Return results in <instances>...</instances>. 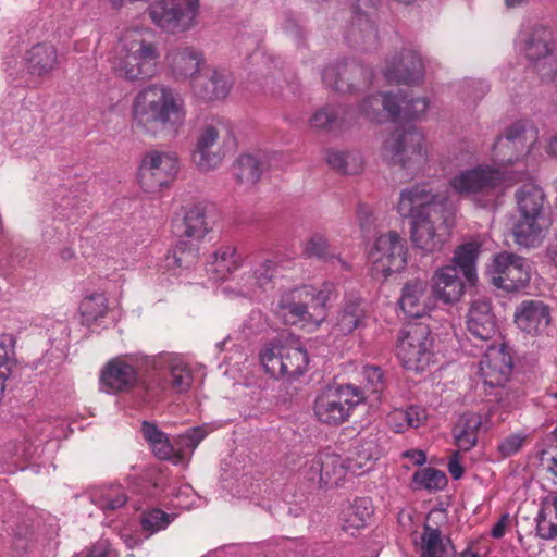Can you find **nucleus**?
Listing matches in <instances>:
<instances>
[{
  "mask_svg": "<svg viewBox=\"0 0 557 557\" xmlns=\"http://www.w3.org/2000/svg\"><path fill=\"white\" fill-rule=\"evenodd\" d=\"M75 557H116V554L111 549L110 543L107 540H99L91 547Z\"/></svg>",
  "mask_w": 557,
  "mask_h": 557,
  "instance_id": "61",
  "label": "nucleus"
},
{
  "mask_svg": "<svg viewBox=\"0 0 557 557\" xmlns=\"http://www.w3.org/2000/svg\"><path fill=\"white\" fill-rule=\"evenodd\" d=\"M225 128L226 126L222 122L216 121L208 123L199 129L191 158L200 171L214 170L224 159L225 153L222 149L213 150V148L218 144L221 132Z\"/></svg>",
  "mask_w": 557,
  "mask_h": 557,
  "instance_id": "22",
  "label": "nucleus"
},
{
  "mask_svg": "<svg viewBox=\"0 0 557 557\" xmlns=\"http://www.w3.org/2000/svg\"><path fill=\"white\" fill-rule=\"evenodd\" d=\"M233 84L234 77L230 70L215 67L208 79L201 75L199 78H194L191 90L197 98L203 101H214L226 98Z\"/></svg>",
  "mask_w": 557,
  "mask_h": 557,
  "instance_id": "27",
  "label": "nucleus"
},
{
  "mask_svg": "<svg viewBox=\"0 0 557 557\" xmlns=\"http://www.w3.org/2000/svg\"><path fill=\"white\" fill-rule=\"evenodd\" d=\"M388 83L414 85L424 76V61L421 53L413 48H404L391 55L383 69Z\"/></svg>",
  "mask_w": 557,
  "mask_h": 557,
  "instance_id": "21",
  "label": "nucleus"
},
{
  "mask_svg": "<svg viewBox=\"0 0 557 557\" xmlns=\"http://www.w3.org/2000/svg\"><path fill=\"white\" fill-rule=\"evenodd\" d=\"M517 48L530 60L543 81H550L557 74V55L553 33L543 26L523 29L517 39Z\"/></svg>",
  "mask_w": 557,
  "mask_h": 557,
  "instance_id": "11",
  "label": "nucleus"
},
{
  "mask_svg": "<svg viewBox=\"0 0 557 557\" xmlns=\"http://www.w3.org/2000/svg\"><path fill=\"white\" fill-rule=\"evenodd\" d=\"M406 240L395 231L379 235L369 250V261L375 275L387 277L407 264Z\"/></svg>",
  "mask_w": 557,
  "mask_h": 557,
  "instance_id": "15",
  "label": "nucleus"
},
{
  "mask_svg": "<svg viewBox=\"0 0 557 557\" xmlns=\"http://www.w3.org/2000/svg\"><path fill=\"white\" fill-rule=\"evenodd\" d=\"M284 366H286V371H284L283 379L288 381L301 376L309 366L308 352L299 341L290 335L285 337Z\"/></svg>",
  "mask_w": 557,
  "mask_h": 557,
  "instance_id": "38",
  "label": "nucleus"
},
{
  "mask_svg": "<svg viewBox=\"0 0 557 557\" xmlns=\"http://www.w3.org/2000/svg\"><path fill=\"white\" fill-rule=\"evenodd\" d=\"M261 169L259 160L252 154L240 156L234 164V175L237 181L253 185L260 177Z\"/></svg>",
  "mask_w": 557,
  "mask_h": 557,
  "instance_id": "53",
  "label": "nucleus"
},
{
  "mask_svg": "<svg viewBox=\"0 0 557 557\" xmlns=\"http://www.w3.org/2000/svg\"><path fill=\"white\" fill-rule=\"evenodd\" d=\"M265 325L267 318L260 310H252L244 323V326L251 333L262 332Z\"/></svg>",
  "mask_w": 557,
  "mask_h": 557,
  "instance_id": "63",
  "label": "nucleus"
},
{
  "mask_svg": "<svg viewBox=\"0 0 557 557\" xmlns=\"http://www.w3.org/2000/svg\"><path fill=\"white\" fill-rule=\"evenodd\" d=\"M275 272L274 262L265 259L252 270L243 272L240 275L231 276L221 287V293L228 298L258 297L261 293L274 287Z\"/></svg>",
  "mask_w": 557,
  "mask_h": 557,
  "instance_id": "18",
  "label": "nucleus"
},
{
  "mask_svg": "<svg viewBox=\"0 0 557 557\" xmlns=\"http://www.w3.org/2000/svg\"><path fill=\"white\" fill-rule=\"evenodd\" d=\"M178 172L176 156L168 151L151 150L141 159L138 183L146 193H157L166 187Z\"/></svg>",
  "mask_w": 557,
  "mask_h": 557,
  "instance_id": "17",
  "label": "nucleus"
},
{
  "mask_svg": "<svg viewBox=\"0 0 557 557\" xmlns=\"http://www.w3.org/2000/svg\"><path fill=\"white\" fill-rule=\"evenodd\" d=\"M21 52L22 49L13 45L3 61V70L15 86L35 87L57 66V50L51 45L37 44L25 55Z\"/></svg>",
  "mask_w": 557,
  "mask_h": 557,
  "instance_id": "6",
  "label": "nucleus"
},
{
  "mask_svg": "<svg viewBox=\"0 0 557 557\" xmlns=\"http://www.w3.org/2000/svg\"><path fill=\"white\" fill-rule=\"evenodd\" d=\"M488 273L493 284L507 292L525 287L531 278L527 259L506 251L494 256Z\"/></svg>",
  "mask_w": 557,
  "mask_h": 557,
  "instance_id": "20",
  "label": "nucleus"
},
{
  "mask_svg": "<svg viewBox=\"0 0 557 557\" xmlns=\"http://www.w3.org/2000/svg\"><path fill=\"white\" fill-rule=\"evenodd\" d=\"M175 504L174 506L180 507L182 509H190L198 506L197 502L199 498L196 496L194 490L189 485H184L178 488L175 494Z\"/></svg>",
  "mask_w": 557,
  "mask_h": 557,
  "instance_id": "59",
  "label": "nucleus"
},
{
  "mask_svg": "<svg viewBox=\"0 0 557 557\" xmlns=\"http://www.w3.org/2000/svg\"><path fill=\"white\" fill-rule=\"evenodd\" d=\"M396 102L400 107V116L396 120H413L423 115L429 109V100L425 97L408 100L407 97L398 91Z\"/></svg>",
  "mask_w": 557,
  "mask_h": 557,
  "instance_id": "54",
  "label": "nucleus"
},
{
  "mask_svg": "<svg viewBox=\"0 0 557 557\" xmlns=\"http://www.w3.org/2000/svg\"><path fill=\"white\" fill-rule=\"evenodd\" d=\"M334 292L332 283L320 289L305 285L283 292L276 302L275 312L286 323L317 329L325 319V305Z\"/></svg>",
  "mask_w": 557,
  "mask_h": 557,
  "instance_id": "4",
  "label": "nucleus"
},
{
  "mask_svg": "<svg viewBox=\"0 0 557 557\" xmlns=\"http://www.w3.org/2000/svg\"><path fill=\"white\" fill-rule=\"evenodd\" d=\"M359 71L356 65L346 62L330 64L322 72V82L330 89L349 92L354 90L355 84L348 82V78Z\"/></svg>",
  "mask_w": 557,
  "mask_h": 557,
  "instance_id": "42",
  "label": "nucleus"
},
{
  "mask_svg": "<svg viewBox=\"0 0 557 557\" xmlns=\"http://www.w3.org/2000/svg\"><path fill=\"white\" fill-rule=\"evenodd\" d=\"M186 116L183 97L164 84L147 85L132 100V128L151 138L176 136Z\"/></svg>",
  "mask_w": 557,
  "mask_h": 557,
  "instance_id": "2",
  "label": "nucleus"
},
{
  "mask_svg": "<svg viewBox=\"0 0 557 557\" xmlns=\"http://www.w3.org/2000/svg\"><path fill=\"white\" fill-rule=\"evenodd\" d=\"M304 253L326 260L330 257L327 239L322 234H313L304 243Z\"/></svg>",
  "mask_w": 557,
  "mask_h": 557,
  "instance_id": "56",
  "label": "nucleus"
},
{
  "mask_svg": "<svg viewBox=\"0 0 557 557\" xmlns=\"http://www.w3.org/2000/svg\"><path fill=\"white\" fill-rule=\"evenodd\" d=\"M16 339L14 335L2 333L0 334V374L4 380L11 374V364L14 361V348Z\"/></svg>",
  "mask_w": 557,
  "mask_h": 557,
  "instance_id": "55",
  "label": "nucleus"
},
{
  "mask_svg": "<svg viewBox=\"0 0 557 557\" xmlns=\"http://www.w3.org/2000/svg\"><path fill=\"white\" fill-rule=\"evenodd\" d=\"M520 216H544V193L532 183L521 186L516 194Z\"/></svg>",
  "mask_w": 557,
  "mask_h": 557,
  "instance_id": "44",
  "label": "nucleus"
},
{
  "mask_svg": "<svg viewBox=\"0 0 557 557\" xmlns=\"http://www.w3.org/2000/svg\"><path fill=\"white\" fill-rule=\"evenodd\" d=\"M400 309L408 318H421L431 309L426 283L414 281L404 286L399 299Z\"/></svg>",
  "mask_w": 557,
  "mask_h": 557,
  "instance_id": "31",
  "label": "nucleus"
},
{
  "mask_svg": "<svg viewBox=\"0 0 557 557\" xmlns=\"http://www.w3.org/2000/svg\"><path fill=\"white\" fill-rule=\"evenodd\" d=\"M243 262L242 255L233 246H221L207 261V272L216 280L227 282L234 271L239 269Z\"/></svg>",
  "mask_w": 557,
  "mask_h": 557,
  "instance_id": "35",
  "label": "nucleus"
},
{
  "mask_svg": "<svg viewBox=\"0 0 557 557\" xmlns=\"http://www.w3.org/2000/svg\"><path fill=\"white\" fill-rule=\"evenodd\" d=\"M326 162L332 169L343 174H358L363 169L362 154L357 150H329L326 152Z\"/></svg>",
  "mask_w": 557,
  "mask_h": 557,
  "instance_id": "47",
  "label": "nucleus"
},
{
  "mask_svg": "<svg viewBox=\"0 0 557 557\" xmlns=\"http://www.w3.org/2000/svg\"><path fill=\"white\" fill-rule=\"evenodd\" d=\"M160 52L139 28L123 32L112 59L114 73L128 81L153 77L158 72Z\"/></svg>",
  "mask_w": 557,
  "mask_h": 557,
  "instance_id": "5",
  "label": "nucleus"
},
{
  "mask_svg": "<svg viewBox=\"0 0 557 557\" xmlns=\"http://www.w3.org/2000/svg\"><path fill=\"white\" fill-rule=\"evenodd\" d=\"M209 432L211 429L208 425L193 428L177 436L175 444H172L156 424L145 421L141 425L143 436L150 445L152 453L159 459L170 460L176 466L187 462Z\"/></svg>",
  "mask_w": 557,
  "mask_h": 557,
  "instance_id": "8",
  "label": "nucleus"
},
{
  "mask_svg": "<svg viewBox=\"0 0 557 557\" xmlns=\"http://www.w3.org/2000/svg\"><path fill=\"white\" fill-rule=\"evenodd\" d=\"M466 325L468 332L476 339L488 342L494 338L497 323L488 299L478 298L470 304Z\"/></svg>",
  "mask_w": 557,
  "mask_h": 557,
  "instance_id": "26",
  "label": "nucleus"
},
{
  "mask_svg": "<svg viewBox=\"0 0 557 557\" xmlns=\"http://www.w3.org/2000/svg\"><path fill=\"white\" fill-rule=\"evenodd\" d=\"M413 543L421 557H450L454 552L450 539L429 522L423 524L421 533H414Z\"/></svg>",
  "mask_w": 557,
  "mask_h": 557,
  "instance_id": "30",
  "label": "nucleus"
},
{
  "mask_svg": "<svg viewBox=\"0 0 557 557\" xmlns=\"http://www.w3.org/2000/svg\"><path fill=\"white\" fill-rule=\"evenodd\" d=\"M363 398V392L350 384L326 387L314 400V416L324 424H342Z\"/></svg>",
  "mask_w": 557,
  "mask_h": 557,
  "instance_id": "10",
  "label": "nucleus"
},
{
  "mask_svg": "<svg viewBox=\"0 0 557 557\" xmlns=\"http://www.w3.org/2000/svg\"><path fill=\"white\" fill-rule=\"evenodd\" d=\"M151 373L143 382L146 396L158 399L183 395L190 391L195 381V366L180 354L162 352L145 359Z\"/></svg>",
  "mask_w": 557,
  "mask_h": 557,
  "instance_id": "3",
  "label": "nucleus"
},
{
  "mask_svg": "<svg viewBox=\"0 0 557 557\" xmlns=\"http://www.w3.org/2000/svg\"><path fill=\"white\" fill-rule=\"evenodd\" d=\"M512 370L511 357L504 345H490L479 362V371L483 383L491 387L504 385Z\"/></svg>",
  "mask_w": 557,
  "mask_h": 557,
  "instance_id": "24",
  "label": "nucleus"
},
{
  "mask_svg": "<svg viewBox=\"0 0 557 557\" xmlns=\"http://www.w3.org/2000/svg\"><path fill=\"white\" fill-rule=\"evenodd\" d=\"M480 252V245L476 243H467L461 245L454 256V263L461 270L469 282L475 277V264Z\"/></svg>",
  "mask_w": 557,
  "mask_h": 557,
  "instance_id": "50",
  "label": "nucleus"
},
{
  "mask_svg": "<svg viewBox=\"0 0 557 557\" xmlns=\"http://www.w3.org/2000/svg\"><path fill=\"white\" fill-rule=\"evenodd\" d=\"M196 262V251L178 245L165 256L161 269L169 277L181 278Z\"/></svg>",
  "mask_w": 557,
  "mask_h": 557,
  "instance_id": "43",
  "label": "nucleus"
},
{
  "mask_svg": "<svg viewBox=\"0 0 557 557\" xmlns=\"http://www.w3.org/2000/svg\"><path fill=\"white\" fill-rule=\"evenodd\" d=\"M491 426L487 418L472 411L465 412L458 419L453 431L457 447L463 451L472 449L478 442L480 428L488 430Z\"/></svg>",
  "mask_w": 557,
  "mask_h": 557,
  "instance_id": "32",
  "label": "nucleus"
},
{
  "mask_svg": "<svg viewBox=\"0 0 557 557\" xmlns=\"http://www.w3.org/2000/svg\"><path fill=\"white\" fill-rule=\"evenodd\" d=\"M366 311L362 301L358 298L346 300L343 309L339 311L334 331L341 335H347L358 327L364 325Z\"/></svg>",
  "mask_w": 557,
  "mask_h": 557,
  "instance_id": "41",
  "label": "nucleus"
},
{
  "mask_svg": "<svg viewBox=\"0 0 557 557\" xmlns=\"http://www.w3.org/2000/svg\"><path fill=\"white\" fill-rule=\"evenodd\" d=\"M90 502L103 511L122 508L128 496L121 485H109L95 488L90 493Z\"/></svg>",
  "mask_w": 557,
  "mask_h": 557,
  "instance_id": "45",
  "label": "nucleus"
},
{
  "mask_svg": "<svg viewBox=\"0 0 557 557\" xmlns=\"http://www.w3.org/2000/svg\"><path fill=\"white\" fill-rule=\"evenodd\" d=\"M149 356L125 355L111 359L102 369L101 388L108 394L128 392L139 383L138 367L146 366Z\"/></svg>",
  "mask_w": 557,
  "mask_h": 557,
  "instance_id": "19",
  "label": "nucleus"
},
{
  "mask_svg": "<svg viewBox=\"0 0 557 557\" xmlns=\"http://www.w3.org/2000/svg\"><path fill=\"white\" fill-rule=\"evenodd\" d=\"M373 513L372 502L368 497H359L348 502L342 508L339 520L345 532L354 534L364 528Z\"/></svg>",
  "mask_w": 557,
  "mask_h": 557,
  "instance_id": "36",
  "label": "nucleus"
},
{
  "mask_svg": "<svg viewBox=\"0 0 557 557\" xmlns=\"http://www.w3.org/2000/svg\"><path fill=\"white\" fill-rule=\"evenodd\" d=\"M51 435V423L39 421L27 428L24 435V443L21 445L9 444L8 453L17 459H29L38 454L42 443L47 442Z\"/></svg>",
  "mask_w": 557,
  "mask_h": 557,
  "instance_id": "33",
  "label": "nucleus"
},
{
  "mask_svg": "<svg viewBox=\"0 0 557 557\" xmlns=\"http://www.w3.org/2000/svg\"><path fill=\"white\" fill-rule=\"evenodd\" d=\"M379 2L380 0H358L351 24L347 32V39L351 45L358 46L364 50L376 45L379 39L377 29L369 17V14L362 12V9H374Z\"/></svg>",
  "mask_w": 557,
  "mask_h": 557,
  "instance_id": "25",
  "label": "nucleus"
},
{
  "mask_svg": "<svg viewBox=\"0 0 557 557\" xmlns=\"http://www.w3.org/2000/svg\"><path fill=\"white\" fill-rule=\"evenodd\" d=\"M396 94L382 92L367 96L358 108L361 116L370 122H384L400 116V107L396 102Z\"/></svg>",
  "mask_w": 557,
  "mask_h": 557,
  "instance_id": "29",
  "label": "nucleus"
},
{
  "mask_svg": "<svg viewBox=\"0 0 557 557\" xmlns=\"http://www.w3.org/2000/svg\"><path fill=\"white\" fill-rule=\"evenodd\" d=\"M382 156L409 173H419L428 162L424 136L413 126L398 129L384 140Z\"/></svg>",
  "mask_w": 557,
  "mask_h": 557,
  "instance_id": "9",
  "label": "nucleus"
},
{
  "mask_svg": "<svg viewBox=\"0 0 557 557\" xmlns=\"http://www.w3.org/2000/svg\"><path fill=\"white\" fill-rule=\"evenodd\" d=\"M537 131L525 122L511 124L498 136L492 147L491 160L495 169L502 170L519 162L535 144Z\"/></svg>",
  "mask_w": 557,
  "mask_h": 557,
  "instance_id": "12",
  "label": "nucleus"
},
{
  "mask_svg": "<svg viewBox=\"0 0 557 557\" xmlns=\"http://www.w3.org/2000/svg\"><path fill=\"white\" fill-rule=\"evenodd\" d=\"M432 343L426 325H408L401 332L397 346V356L403 366L410 371H424L432 358Z\"/></svg>",
  "mask_w": 557,
  "mask_h": 557,
  "instance_id": "16",
  "label": "nucleus"
},
{
  "mask_svg": "<svg viewBox=\"0 0 557 557\" xmlns=\"http://www.w3.org/2000/svg\"><path fill=\"white\" fill-rule=\"evenodd\" d=\"M352 116L342 107L325 106L317 110L309 119V125L314 129H329L348 123Z\"/></svg>",
  "mask_w": 557,
  "mask_h": 557,
  "instance_id": "46",
  "label": "nucleus"
},
{
  "mask_svg": "<svg viewBox=\"0 0 557 557\" xmlns=\"http://www.w3.org/2000/svg\"><path fill=\"white\" fill-rule=\"evenodd\" d=\"M362 377L366 388L370 393H380L384 388V374L380 367L364 366L362 368Z\"/></svg>",
  "mask_w": 557,
  "mask_h": 557,
  "instance_id": "58",
  "label": "nucleus"
},
{
  "mask_svg": "<svg viewBox=\"0 0 557 557\" xmlns=\"http://www.w3.org/2000/svg\"><path fill=\"white\" fill-rule=\"evenodd\" d=\"M446 196L417 184L400 193L397 211L410 218V239L416 249L432 253L442 248L453 226Z\"/></svg>",
  "mask_w": 557,
  "mask_h": 557,
  "instance_id": "1",
  "label": "nucleus"
},
{
  "mask_svg": "<svg viewBox=\"0 0 557 557\" xmlns=\"http://www.w3.org/2000/svg\"><path fill=\"white\" fill-rule=\"evenodd\" d=\"M151 22L159 28L171 33H182L196 25L199 13V0H153L148 7Z\"/></svg>",
  "mask_w": 557,
  "mask_h": 557,
  "instance_id": "14",
  "label": "nucleus"
},
{
  "mask_svg": "<svg viewBox=\"0 0 557 557\" xmlns=\"http://www.w3.org/2000/svg\"><path fill=\"white\" fill-rule=\"evenodd\" d=\"M285 335L267 343L259 352L260 362L264 371L272 377H283L286 366H284Z\"/></svg>",
  "mask_w": 557,
  "mask_h": 557,
  "instance_id": "39",
  "label": "nucleus"
},
{
  "mask_svg": "<svg viewBox=\"0 0 557 557\" xmlns=\"http://www.w3.org/2000/svg\"><path fill=\"white\" fill-rule=\"evenodd\" d=\"M513 322L527 335L540 336L552 322V311L549 306L542 300L525 299L516 306Z\"/></svg>",
  "mask_w": 557,
  "mask_h": 557,
  "instance_id": "23",
  "label": "nucleus"
},
{
  "mask_svg": "<svg viewBox=\"0 0 557 557\" xmlns=\"http://www.w3.org/2000/svg\"><path fill=\"white\" fill-rule=\"evenodd\" d=\"M107 310L108 300L103 293L87 294L79 305V312L86 324H91L104 317Z\"/></svg>",
  "mask_w": 557,
  "mask_h": 557,
  "instance_id": "51",
  "label": "nucleus"
},
{
  "mask_svg": "<svg viewBox=\"0 0 557 557\" xmlns=\"http://www.w3.org/2000/svg\"><path fill=\"white\" fill-rule=\"evenodd\" d=\"M406 416H407V426L408 429H418L428 420V412L426 409L420 406H410L405 409Z\"/></svg>",
  "mask_w": 557,
  "mask_h": 557,
  "instance_id": "60",
  "label": "nucleus"
},
{
  "mask_svg": "<svg viewBox=\"0 0 557 557\" xmlns=\"http://www.w3.org/2000/svg\"><path fill=\"white\" fill-rule=\"evenodd\" d=\"M183 234L190 238L199 240L210 231L206 220L205 211L198 206L186 209L183 220Z\"/></svg>",
  "mask_w": 557,
  "mask_h": 557,
  "instance_id": "49",
  "label": "nucleus"
},
{
  "mask_svg": "<svg viewBox=\"0 0 557 557\" xmlns=\"http://www.w3.org/2000/svg\"><path fill=\"white\" fill-rule=\"evenodd\" d=\"M121 540L125 544V546L129 549H133L143 544L144 539L140 534L133 532L131 530H123L120 534Z\"/></svg>",
  "mask_w": 557,
  "mask_h": 557,
  "instance_id": "64",
  "label": "nucleus"
},
{
  "mask_svg": "<svg viewBox=\"0 0 557 557\" xmlns=\"http://www.w3.org/2000/svg\"><path fill=\"white\" fill-rule=\"evenodd\" d=\"M355 456L349 459L348 465H345L339 455L320 454V458L313 463L314 473L311 478L319 479V483L325 485L337 484L348 471L357 473L370 470L371 465L368 463L379 457V451L373 442H367L355 453Z\"/></svg>",
  "mask_w": 557,
  "mask_h": 557,
  "instance_id": "13",
  "label": "nucleus"
},
{
  "mask_svg": "<svg viewBox=\"0 0 557 557\" xmlns=\"http://www.w3.org/2000/svg\"><path fill=\"white\" fill-rule=\"evenodd\" d=\"M547 227L544 216H520L513 228L516 243L524 247L539 246L545 237Z\"/></svg>",
  "mask_w": 557,
  "mask_h": 557,
  "instance_id": "37",
  "label": "nucleus"
},
{
  "mask_svg": "<svg viewBox=\"0 0 557 557\" xmlns=\"http://www.w3.org/2000/svg\"><path fill=\"white\" fill-rule=\"evenodd\" d=\"M165 60L175 77L188 78L191 84L194 78H199L205 64L202 53L189 47L169 51Z\"/></svg>",
  "mask_w": 557,
  "mask_h": 557,
  "instance_id": "28",
  "label": "nucleus"
},
{
  "mask_svg": "<svg viewBox=\"0 0 557 557\" xmlns=\"http://www.w3.org/2000/svg\"><path fill=\"white\" fill-rule=\"evenodd\" d=\"M433 292L444 302H455L463 294V283L459 278L456 267L445 265L433 276Z\"/></svg>",
  "mask_w": 557,
  "mask_h": 557,
  "instance_id": "34",
  "label": "nucleus"
},
{
  "mask_svg": "<svg viewBox=\"0 0 557 557\" xmlns=\"http://www.w3.org/2000/svg\"><path fill=\"white\" fill-rule=\"evenodd\" d=\"M407 416L405 409H394L387 416L388 426L396 433H403L408 430L406 424Z\"/></svg>",
  "mask_w": 557,
  "mask_h": 557,
  "instance_id": "62",
  "label": "nucleus"
},
{
  "mask_svg": "<svg viewBox=\"0 0 557 557\" xmlns=\"http://www.w3.org/2000/svg\"><path fill=\"white\" fill-rule=\"evenodd\" d=\"M509 185L499 169L487 164L462 170L449 181L454 191L471 198L482 207L493 205Z\"/></svg>",
  "mask_w": 557,
  "mask_h": 557,
  "instance_id": "7",
  "label": "nucleus"
},
{
  "mask_svg": "<svg viewBox=\"0 0 557 557\" xmlns=\"http://www.w3.org/2000/svg\"><path fill=\"white\" fill-rule=\"evenodd\" d=\"M527 441L524 433H511L504 437L497 445V453L500 458H508L516 455Z\"/></svg>",
  "mask_w": 557,
  "mask_h": 557,
  "instance_id": "57",
  "label": "nucleus"
},
{
  "mask_svg": "<svg viewBox=\"0 0 557 557\" xmlns=\"http://www.w3.org/2000/svg\"><path fill=\"white\" fill-rule=\"evenodd\" d=\"M412 482L416 488L435 492L447 485V476L441 470L426 467L414 472Z\"/></svg>",
  "mask_w": 557,
  "mask_h": 557,
  "instance_id": "52",
  "label": "nucleus"
},
{
  "mask_svg": "<svg viewBox=\"0 0 557 557\" xmlns=\"http://www.w3.org/2000/svg\"><path fill=\"white\" fill-rule=\"evenodd\" d=\"M176 518V513H168L157 507L144 509L139 516L140 531L145 539L165 530Z\"/></svg>",
  "mask_w": 557,
  "mask_h": 557,
  "instance_id": "48",
  "label": "nucleus"
},
{
  "mask_svg": "<svg viewBox=\"0 0 557 557\" xmlns=\"http://www.w3.org/2000/svg\"><path fill=\"white\" fill-rule=\"evenodd\" d=\"M536 535L543 540L557 539V496L548 495L542 498L535 518Z\"/></svg>",
  "mask_w": 557,
  "mask_h": 557,
  "instance_id": "40",
  "label": "nucleus"
}]
</instances>
